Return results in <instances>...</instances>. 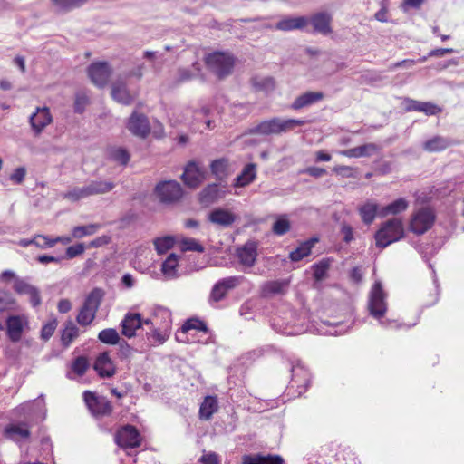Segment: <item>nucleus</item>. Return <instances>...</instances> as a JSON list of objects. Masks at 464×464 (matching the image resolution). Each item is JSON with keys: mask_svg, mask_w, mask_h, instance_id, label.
Listing matches in <instances>:
<instances>
[{"mask_svg": "<svg viewBox=\"0 0 464 464\" xmlns=\"http://www.w3.org/2000/svg\"><path fill=\"white\" fill-rule=\"evenodd\" d=\"M62 237L49 238L46 236L37 235L34 237V245L39 248L53 247L56 243L61 242Z\"/></svg>", "mask_w": 464, "mask_h": 464, "instance_id": "5fc2aeb1", "label": "nucleus"}, {"mask_svg": "<svg viewBox=\"0 0 464 464\" xmlns=\"http://www.w3.org/2000/svg\"><path fill=\"white\" fill-rule=\"evenodd\" d=\"M26 173L27 171L24 167H18L10 174L9 179L13 184L20 185L24 182Z\"/></svg>", "mask_w": 464, "mask_h": 464, "instance_id": "e2e57ef3", "label": "nucleus"}, {"mask_svg": "<svg viewBox=\"0 0 464 464\" xmlns=\"http://www.w3.org/2000/svg\"><path fill=\"white\" fill-rule=\"evenodd\" d=\"M251 82L253 86L258 91L268 92L275 89V81L272 77H254L252 78Z\"/></svg>", "mask_w": 464, "mask_h": 464, "instance_id": "8fccbe9b", "label": "nucleus"}, {"mask_svg": "<svg viewBox=\"0 0 464 464\" xmlns=\"http://www.w3.org/2000/svg\"><path fill=\"white\" fill-rule=\"evenodd\" d=\"M218 411V401L215 397L208 396L200 405L199 417L201 420H209Z\"/></svg>", "mask_w": 464, "mask_h": 464, "instance_id": "58836bf2", "label": "nucleus"}, {"mask_svg": "<svg viewBox=\"0 0 464 464\" xmlns=\"http://www.w3.org/2000/svg\"><path fill=\"white\" fill-rule=\"evenodd\" d=\"M360 215L362 221L369 225L371 224L377 214H379V206L375 203L367 202L359 208Z\"/></svg>", "mask_w": 464, "mask_h": 464, "instance_id": "ea45409f", "label": "nucleus"}, {"mask_svg": "<svg viewBox=\"0 0 464 464\" xmlns=\"http://www.w3.org/2000/svg\"><path fill=\"white\" fill-rule=\"evenodd\" d=\"M63 198H67L71 201H78L82 198H88L85 186L79 188L75 187L63 195Z\"/></svg>", "mask_w": 464, "mask_h": 464, "instance_id": "6e6d98bb", "label": "nucleus"}, {"mask_svg": "<svg viewBox=\"0 0 464 464\" xmlns=\"http://www.w3.org/2000/svg\"><path fill=\"white\" fill-rule=\"evenodd\" d=\"M93 369L102 378H111L116 373V367L108 352L101 353L93 364Z\"/></svg>", "mask_w": 464, "mask_h": 464, "instance_id": "dca6fc26", "label": "nucleus"}, {"mask_svg": "<svg viewBox=\"0 0 464 464\" xmlns=\"http://www.w3.org/2000/svg\"><path fill=\"white\" fill-rule=\"evenodd\" d=\"M237 256L239 264L243 266V271L252 268L257 257V246L255 242H246L242 247L237 248Z\"/></svg>", "mask_w": 464, "mask_h": 464, "instance_id": "4468645a", "label": "nucleus"}, {"mask_svg": "<svg viewBox=\"0 0 464 464\" xmlns=\"http://www.w3.org/2000/svg\"><path fill=\"white\" fill-rule=\"evenodd\" d=\"M83 400L91 413L95 417L109 416L112 411L111 401L103 396H98L94 392L85 391Z\"/></svg>", "mask_w": 464, "mask_h": 464, "instance_id": "423d86ee", "label": "nucleus"}, {"mask_svg": "<svg viewBox=\"0 0 464 464\" xmlns=\"http://www.w3.org/2000/svg\"><path fill=\"white\" fill-rule=\"evenodd\" d=\"M409 204L408 201L402 198H398L391 204L382 208L379 212V216L385 217L389 214H399L407 209Z\"/></svg>", "mask_w": 464, "mask_h": 464, "instance_id": "4c0bfd02", "label": "nucleus"}, {"mask_svg": "<svg viewBox=\"0 0 464 464\" xmlns=\"http://www.w3.org/2000/svg\"><path fill=\"white\" fill-rule=\"evenodd\" d=\"M211 174L214 176L216 181L220 185H227V179L230 175L229 160L226 158L217 159L211 161L210 165Z\"/></svg>", "mask_w": 464, "mask_h": 464, "instance_id": "f3484780", "label": "nucleus"}, {"mask_svg": "<svg viewBox=\"0 0 464 464\" xmlns=\"http://www.w3.org/2000/svg\"><path fill=\"white\" fill-rule=\"evenodd\" d=\"M155 194L160 202L172 204L181 199L183 189L180 184L176 180H165L156 185Z\"/></svg>", "mask_w": 464, "mask_h": 464, "instance_id": "20e7f679", "label": "nucleus"}, {"mask_svg": "<svg viewBox=\"0 0 464 464\" xmlns=\"http://www.w3.org/2000/svg\"><path fill=\"white\" fill-rule=\"evenodd\" d=\"M244 279H245L244 276H237L226 277L218 282L223 287V289H225L226 291H229V290L236 288L239 285H241L243 283Z\"/></svg>", "mask_w": 464, "mask_h": 464, "instance_id": "4d7b16f0", "label": "nucleus"}, {"mask_svg": "<svg viewBox=\"0 0 464 464\" xmlns=\"http://www.w3.org/2000/svg\"><path fill=\"white\" fill-rule=\"evenodd\" d=\"M111 74V69L108 63H93L88 67V75L93 84L102 88L107 83Z\"/></svg>", "mask_w": 464, "mask_h": 464, "instance_id": "1a4fd4ad", "label": "nucleus"}, {"mask_svg": "<svg viewBox=\"0 0 464 464\" xmlns=\"http://www.w3.org/2000/svg\"><path fill=\"white\" fill-rule=\"evenodd\" d=\"M434 221V212L430 208H422L412 216L410 229L416 235H422L432 227Z\"/></svg>", "mask_w": 464, "mask_h": 464, "instance_id": "0eeeda50", "label": "nucleus"}, {"mask_svg": "<svg viewBox=\"0 0 464 464\" xmlns=\"http://www.w3.org/2000/svg\"><path fill=\"white\" fill-rule=\"evenodd\" d=\"M324 98V94L322 92H306L295 99L291 104V109L301 110L322 101Z\"/></svg>", "mask_w": 464, "mask_h": 464, "instance_id": "4be33fe9", "label": "nucleus"}, {"mask_svg": "<svg viewBox=\"0 0 464 464\" xmlns=\"http://www.w3.org/2000/svg\"><path fill=\"white\" fill-rule=\"evenodd\" d=\"M192 67L196 72H192L188 68H179L177 72V78L173 82V87L178 86L180 83L185 82H188L194 79L200 72V65L198 63L195 62L192 64Z\"/></svg>", "mask_w": 464, "mask_h": 464, "instance_id": "e433bc0d", "label": "nucleus"}, {"mask_svg": "<svg viewBox=\"0 0 464 464\" xmlns=\"http://www.w3.org/2000/svg\"><path fill=\"white\" fill-rule=\"evenodd\" d=\"M88 0H52V3L57 11L66 13L81 7Z\"/></svg>", "mask_w": 464, "mask_h": 464, "instance_id": "79ce46f5", "label": "nucleus"}, {"mask_svg": "<svg viewBox=\"0 0 464 464\" xmlns=\"http://www.w3.org/2000/svg\"><path fill=\"white\" fill-rule=\"evenodd\" d=\"M406 111H421L426 115H436L440 112V109L431 102H423L412 99H406Z\"/></svg>", "mask_w": 464, "mask_h": 464, "instance_id": "bb28decb", "label": "nucleus"}, {"mask_svg": "<svg viewBox=\"0 0 464 464\" xmlns=\"http://www.w3.org/2000/svg\"><path fill=\"white\" fill-rule=\"evenodd\" d=\"M316 241V238H312L303 242L302 244H300L298 247L290 252L289 258L293 262H298L302 260L304 257L308 256L311 254V250L314 247V243Z\"/></svg>", "mask_w": 464, "mask_h": 464, "instance_id": "72a5a7b5", "label": "nucleus"}, {"mask_svg": "<svg viewBox=\"0 0 464 464\" xmlns=\"http://www.w3.org/2000/svg\"><path fill=\"white\" fill-rule=\"evenodd\" d=\"M208 220L218 226L223 227H230L237 219V217L232 212L222 208H214L208 214Z\"/></svg>", "mask_w": 464, "mask_h": 464, "instance_id": "6ab92c4d", "label": "nucleus"}, {"mask_svg": "<svg viewBox=\"0 0 464 464\" xmlns=\"http://www.w3.org/2000/svg\"><path fill=\"white\" fill-rule=\"evenodd\" d=\"M90 367V362L86 356H77L72 362L71 369L78 376L85 374Z\"/></svg>", "mask_w": 464, "mask_h": 464, "instance_id": "de8ad7c7", "label": "nucleus"}, {"mask_svg": "<svg viewBox=\"0 0 464 464\" xmlns=\"http://www.w3.org/2000/svg\"><path fill=\"white\" fill-rule=\"evenodd\" d=\"M85 246L82 243L70 246L66 248L65 256L68 259H72L84 252Z\"/></svg>", "mask_w": 464, "mask_h": 464, "instance_id": "0e129e2a", "label": "nucleus"}, {"mask_svg": "<svg viewBox=\"0 0 464 464\" xmlns=\"http://www.w3.org/2000/svg\"><path fill=\"white\" fill-rule=\"evenodd\" d=\"M256 165L255 163L246 164L241 173L234 179V187L243 188L252 183L256 177Z\"/></svg>", "mask_w": 464, "mask_h": 464, "instance_id": "c756f323", "label": "nucleus"}, {"mask_svg": "<svg viewBox=\"0 0 464 464\" xmlns=\"http://www.w3.org/2000/svg\"><path fill=\"white\" fill-rule=\"evenodd\" d=\"M309 22L312 24L314 32L320 33L322 34H328L332 32L330 24L332 21L331 15L326 12H319L313 14Z\"/></svg>", "mask_w": 464, "mask_h": 464, "instance_id": "5701e85b", "label": "nucleus"}, {"mask_svg": "<svg viewBox=\"0 0 464 464\" xmlns=\"http://www.w3.org/2000/svg\"><path fill=\"white\" fill-rule=\"evenodd\" d=\"M16 300L13 295L5 289L0 288V312L14 309Z\"/></svg>", "mask_w": 464, "mask_h": 464, "instance_id": "c03bdc74", "label": "nucleus"}, {"mask_svg": "<svg viewBox=\"0 0 464 464\" xmlns=\"http://www.w3.org/2000/svg\"><path fill=\"white\" fill-rule=\"evenodd\" d=\"M98 339L103 343L114 345L119 343L120 335L115 329L107 328L99 333Z\"/></svg>", "mask_w": 464, "mask_h": 464, "instance_id": "09e8293b", "label": "nucleus"}, {"mask_svg": "<svg viewBox=\"0 0 464 464\" xmlns=\"http://www.w3.org/2000/svg\"><path fill=\"white\" fill-rule=\"evenodd\" d=\"M190 330H197L203 333H208V328L205 322L198 318H189L181 326V333L185 334Z\"/></svg>", "mask_w": 464, "mask_h": 464, "instance_id": "49530a36", "label": "nucleus"}, {"mask_svg": "<svg viewBox=\"0 0 464 464\" xmlns=\"http://www.w3.org/2000/svg\"><path fill=\"white\" fill-rule=\"evenodd\" d=\"M89 98L84 92H77L75 94V100L73 104L74 112L82 114L85 111V108L89 104Z\"/></svg>", "mask_w": 464, "mask_h": 464, "instance_id": "13d9d810", "label": "nucleus"}, {"mask_svg": "<svg viewBox=\"0 0 464 464\" xmlns=\"http://www.w3.org/2000/svg\"><path fill=\"white\" fill-rule=\"evenodd\" d=\"M24 326L19 315H10L6 319V332L12 342H18L21 339Z\"/></svg>", "mask_w": 464, "mask_h": 464, "instance_id": "393cba45", "label": "nucleus"}, {"mask_svg": "<svg viewBox=\"0 0 464 464\" xmlns=\"http://www.w3.org/2000/svg\"><path fill=\"white\" fill-rule=\"evenodd\" d=\"M207 172L195 160H189L184 168L181 179L191 188H198L205 179Z\"/></svg>", "mask_w": 464, "mask_h": 464, "instance_id": "6e6552de", "label": "nucleus"}, {"mask_svg": "<svg viewBox=\"0 0 464 464\" xmlns=\"http://www.w3.org/2000/svg\"><path fill=\"white\" fill-rule=\"evenodd\" d=\"M227 293V291L223 289L219 283L217 282L211 290L210 298L215 302H219L226 296Z\"/></svg>", "mask_w": 464, "mask_h": 464, "instance_id": "69168bd1", "label": "nucleus"}, {"mask_svg": "<svg viewBox=\"0 0 464 464\" xmlns=\"http://www.w3.org/2000/svg\"><path fill=\"white\" fill-rule=\"evenodd\" d=\"M107 157L110 160L121 166H127L130 160V152L123 147L111 146L107 149Z\"/></svg>", "mask_w": 464, "mask_h": 464, "instance_id": "2f4dec72", "label": "nucleus"}, {"mask_svg": "<svg viewBox=\"0 0 464 464\" xmlns=\"http://www.w3.org/2000/svg\"><path fill=\"white\" fill-rule=\"evenodd\" d=\"M385 297L382 284L376 282L370 292L368 302L369 313L375 319L382 318L387 311Z\"/></svg>", "mask_w": 464, "mask_h": 464, "instance_id": "39448f33", "label": "nucleus"}, {"mask_svg": "<svg viewBox=\"0 0 464 464\" xmlns=\"http://www.w3.org/2000/svg\"><path fill=\"white\" fill-rule=\"evenodd\" d=\"M305 124L304 120L287 119L283 120L278 117L263 121L260 123L249 128L246 133L251 135H271L280 134L294 130L297 126Z\"/></svg>", "mask_w": 464, "mask_h": 464, "instance_id": "f257e3e1", "label": "nucleus"}, {"mask_svg": "<svg viewBox=\"0 0 464 464\" xmlns=\"http://www.w3.org/2000/svg\"><path fill=\"white\" fill-rule=\"evenodd\" d=\"M57 327V321L53 319L49 323L45 324L41 330V338L44 341H48L53 334Z\"/></svg>", "mask_w": 464, "mask_h": 464, "instance_id": "680f3d73", "label": "nucleus"}, {"mask_svg": "<svg viewBox=\"0 0 464 464\" xmlns=\"http://www.w3.org/2000/svg\"><path fill=\"white\" fill-rule=\"evenodd\" d=\"M243 464H284V459L279 455H246L243 457Z\"/></svg>", "mask_w": 464, "mask_h": 464, "instance_id": "7c9ffc66", "label": "nucleus"}, {"mask_svg": "<svg viewBox=\"0 0 464 464\" xmlns=\"http://www.w3.org/2000/svg\"><path fill=\"white\" fill-rule=\"evenodd\" d=\"M174 238L170 236L158 237L154 240V246L159 254H165L174 246Z\"/></svg>", "mask_w": 464, "mask_h": 464, "instance_id": "603ef678", "label": "nucleus"}, {"mask_svg": "<svg viewBox=\"0 0 464 464\" xmlns=\"http://www.w3.org/2000/svg\"><path fill=\"white\" fill-rule=\"evenodd\" d=\"M87 196L103 195L115 188V183L110 180H91L85 185Z\"/></svg>", "mask_w": 464, "mask_h": 464, "instance_id": "b1692460", "label": "nucleus"}, {"mask_svg": "<svg viewBox=\"0 0 464 464\" xmlns=\"http://www.w3.org/2000/svg\"><path fill=\"white\" fill-rule=\"evenodd\" d=\"M289 285L288 280L268 281L263 285V294L267 296L270 295L284 294Z\"/></svg>", "mask_w": 464, "mask_h": 464, "instance_id": "c9c22d12", "label": "nucleus"}, {"mask_svg": "<svg viewBox=\"0 0 464 464\" xmlns=\"http://www.w3.org/2000/svg\"><path fill=\"white\" fill-rule=\"evenodd\" d=\"M309 23V20L305 16H286L278 21L275 26L279 31H292V30H303Z\"/></svg>", "mask_w": 464, "mask_h": 464, "instance_id": "412c9836", "label": "nucleus"}, {"mask_svg": "<svg viewBox=\"0 0 464 464\" xmlns=\"http://www.w3.org/2000/svg\"><path fill=\"white\" fill-rule=\"evenodd\" d=\"M6 438L14 441H19L22 439H27L30 436V430L27 423L19 422L17 424L7 425L5 429Z\"/></svg>", "mask_w": 464, "mask_h": 464, "instance_id": "a878e982", "label": "nucleus"}, {"mask_svg": "<svg viewBox=\"0 0 464 464\" xmlns=\"http://www.w3.org/2000/svg\"><path fill=\"white\" fill-rule=\"evenodd\" d=\"M199 462L202 464H220L218 455L215 452H208L204 454L200 459Z\"/></svg>", "mask_w": 464, "mask_h": 464, "instance_id": "774afa93", "label": "nucleus"}, {"mask_svg": "<svg viewBox=\"0 0 464 464\" xmlns=\"http://www.w3.org/2000/svg\"><path fill=\"white\" fill-rule=\"evenodd\" d=\"M181 249L182 251H195L198 253H203L205 250L204 246L194 238L182 239Z\"/></svg>", "mask_w": 464, "mask_h": 464, "instance_id": "052dcab7", "label": "nucleus"}, {"mask_svg": "<svg viewBox=\"0 0 464 464\" xmlns=\"http://www.w3.org/2000/svg\"><path fill=\"white\" fill-rule=\"evenodd\" d=\"M178 266V257L175 254H170L161 265V271L167 276H172Z\"/></svg>", "mask_w": 464, "mask_h": 464, "instance_id": "864d4df0", "label": "nucleus"}, {"mask_svg": "<svg viewBox=\"0 0 464 464\" xmlns=\"http://www.w3.org/2000/svg\"><path fill=\"white\" fill-rule=\"evenodd\" d=\"M329 268V264L327 261L322 260L317 264L313 266V276L316 281H322L324 279L327 270Z\"/></svg>", "mask_w": 464, "mask_h": 464, "instance_id": "bf43d9fd", "label": "nucleus"}, {"mask_svg": "<svg viewBox=\"0 0 464 464\" xmlns=\"http://www.w3.org/2000/svg\"><path fill=\"white\" fill-rule=\"evenodd\" d=\"M378 147L374 143H367L349 150H343L341 153L349 158L369 157L372 155Z\"/></svg>", "mask_w": 464, "mask_h": 464, "instance_id": "473e14b6", "label": "nucleus"}, {"mask_svg": "<svg viewBox=\"0 0 464 464\" xmlns=\"http://www.w3.org/2000/svg\"><path fill=\"white\" fill-rule=\"evenodd\" d=\"M122 334L128 338L134 337L136 331L142 326L141 315L139 313H128L121 323Z\"/></svg>", "mask_w": 464, "mask_h": 464, "instance_id": "a211bd4d", "label": "nucleus"}, {"mask_svg": "<svg viewBox=\"0 0 464 464\" xmlns=\"http://www.w3.org/2000/svg\"><path fill=\"white\" fill-rule=\"evenodd\" d=\"M104 295L105 292L103 289L100 287H95L86 296L83 305L97 312L103 300Z\"/></svg>", "mask_w": 464, "mask_h": 464, "instance_id": "f704fd0d", "label": "nucleus"}, {"mask_svg": "<svg viewBox=\"0 0 464 464\" xmlns=\"http://www.w3.org/2000/svg\"><path fill=\"white\" fill-rule=\"evenodd\" d=\"M205 63L210 71L222 79L232 73L235 58L229 53L214 52L206 55Z\"/></svg>", "mask_w": 464, "mask_h": 464, "instance_id": "7ed1b4c3", "label": "nucleus"}, {"mask_svg": "<svg viewBox=\"0 0 464 464\" xmlns=\"http://www.w3.org/2000/svg\"><path fill=\"white\" fill-rule=\"evenodd\" d=\"M405 236L402 221L401 218H393L383 222L375 233L377 247L383 249L389 245L397 242Z\"/></svg>", "mask_w": 464, "mask_h": 464, "instance_id": "f03ea898", "label": "nucleus"}, {"mask_svg": "<svg viewBox=\"0 0 464 464\" xmlns=\"http://www.w3.org/2000/svg\"><path fill=\"white\" fill-rule=\"evenodd\" d=\"M291 228V224L286 215L277 217L276 220L272 226V232L276 236L285 235Z\"/></svg>", "mask_w": 464, "mask_h": 464, "instance_id": "37998d69", "label": "nucleus"}, {"mask_svg": "<svg viewBox=\"0 0 464 464\" xmlns=\"http://www.w3.org/2000/svg\"><path fill=\"white\" fill-rule=\"evenodd\" d=\"M452 141L450 139L440 135H436L432 137L431 139L426 140L422 144V149L427 152H440L450 146H451Z\"/></svg>", "mask_w": 464, "mask_h": 464, "instance_id": "cd10ccee", "label": "nucleus"}, {"mask_svg": "<svg viewBox=\"0 0 464 464\" xmlns=\"http://www.w3.org/2000/svg\"><path fill=\"white\" fill-rule=\"evenodd\" d=\"M292 380L291 384L294 386L295 384L299 388L300 384L303 383V391H299V394L303 392H305L309 383V374L307 371L304 369L300 362H297L295 365L292 366Z\"/></svg>", "mask_w": 464, "mask_h": 464, "instance_id": "c85d7f7f", "label": "nucleus"}, {"mask_svg": "<svg viewBox=\"0 0 464 464\" xmlns=\"http://www.w3.org/2000/svg\"><path fill=\"white\" fill-rule=\"evenodd\" d=\"M52 121L53 117L47 107H38L35 112L29 117V123L35 137L40 136Z\"/></svg>", "mask_w": 464, "mask_h": 464, "instance_id": "f8f14e48", "label": "nucleus"}, {"mask_svg": "<svg viewBox=\"0 0 464 464\" xmlns=\"http://www.w3.org/2000/svg\"><path fill=\"white\" fill-rule=\"evenodd\" d=\"M111 97L114 101L123 105H130L134 100V97L128 90L126 82L123 81H116L112 83Z\"/></svg>", "mask_w": 464, "mask_h": 464, "instance_id": "aec40b11", "label": "nucleus"}, {"mask_svg": "<svg viewBox=\"0 0 464 464\" xmlns=\"http://www.w3.org/2000/svg\"><path fill=\"white\" fill-rule=\"evenodd\" d=\"M96 313V311L82 305L76 317L77 323L81 325H89L94 320Z\"/></svg>", "mask_w": 464, "mask_h": 464, "instance_id": "3c124183", "label": "nucleus"}, {"mask_svg": "<svg viewBox=\"0 0 464 464\" xmlns=\"http://www.w3.org/2000/svg\"><path fill=\"white\" fill-rule=\"evenodd\" d=\"M300 173L308 174L314 178H320V177L324 176V174H326V169L324 168H320V167H308V168L301 170Z\"/></svg>", "mask_w": 464, "mask_h": 464, "instance_id": "338daca9", "label": "nucleus"}, {"mask_svg": "<svg viewBox=\"0 0 464 464\" xmlns=\"http://www.w3.org/2000/svg\"><path fill=\"white\" fill-rule=\"evenodd\" d=\"M101 227L100 224H89L86 226H77L72 230L74 238H82L86 236H92Z\"/></svg>", "mask_w": 464, "mask_h": 464, "instance_id": "a18cd8bd", "label": "nucleus"}, {"mask_svg": "<svg viewBox=\"0 0 464 464\" xmlns=\"http://www.w3.org/2000/svg\"><path fill=\"white\" fill-rule=\"evenodd\" d=\"M79 329L72 321L65 323V327L62 333V343L65 347H68L71 343L78 336Z\"/></svg>", "mask_w": 464, "mask_h": 464, "instance_id": "a19ab883", "label": "nucleus"}, {"mask_svg": "<svg viewBox=\"0 0 464 464\" xmlns=\"http://www.w3.org/2000/svg\"><path fill=\"white\" fill-rule=\"evenodd\" d=\"M127 129L134 135L145 139L150 132L148 117L142 113L133 111L130 116Z\"/></svg>", "mask_w": 464, "mask_h": 464, "instance_id": "9b49d317", "label": "nucleus"}, {"mask_svg": "<svg viewBox=\"0 0 464 464\" xmlns=\"http://www.w3.org/2000/svg\"><path fill=\"white\" fill-rule=\"evenodd\" d=\"M115 440L121 448H137L140 444V435L134 426L126 425L117 431Z\"/></svg>", "mask_w": 464, "mask_h": 464, "instance_id": "9d476101", "label": "nucleus"}, {"mask_svg": "<svg viewBox=\"0 0 464 464\" xmlns=\"http://www.w3.org/2000/svg\"><path fill=\"white\" fill-rule=\"evenodd\" d=\"M226 184L220 185L218 181L207 185L199 193L198 200L204 206H209L216 203L225 196V191L221 188H226Z\"/></svg>", "mask_w": 464, "mask_h": 464, "instance_id": "2eb2a0df", "label": "nucleus"}, {"mask_svg": "<svg viewBox=\"0 0 464 464\" xmlns=\"http://www.w3.org/2000/svg\"><path fill=\"white\" fill-rule=\"evenodd\" d=\"M14 291L18 295H26L29 296V301L34 307L39 306L42 303L40 290L29 284L24 278H15L13 285Z\"/></svg>", "mask_w": 464, "mask_h": 464, "instance_id": "ddd939ff", "label": "nucleus"}]
</instances>
